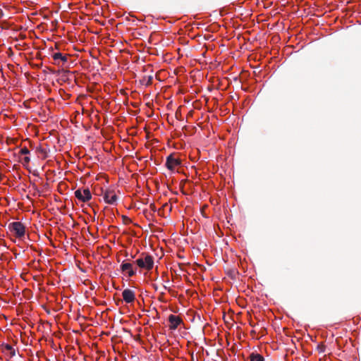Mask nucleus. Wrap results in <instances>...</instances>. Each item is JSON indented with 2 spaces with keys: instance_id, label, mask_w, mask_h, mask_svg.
<instances>
[{
  "instance_id": "obj_16",
  "label": "nucleus",
  "mask_w": 361,
  "mask_h": 361,
  "mask_svg": "<svg viewBox=\"0 0 361 361\" xmlns=\"http://www.w3.org/2000/svg\"><path fill=\"white\" fill-rule=\"evenodd\" d=\"M39 151L40 152H42V153H46V151H45L43 148H42V147H40V148L39 149Z\"/></svg>"
},
{
  "instance_id": "obj_2",
  "label": "nucleus",
  "mask_w": 361,
  "mask_h": 361,
  "mask_svg": "<svg viewBox=\"0 0 361 361\" xmlns=\"http://www.w3.org/2000/svg\"><path fill=\"white\" fill-rule=\"evenodd\" d=\"M8 228L18 238H22L25 235V226L20 221H13L10 223L8 226Z\"/></svg>"
},
{
  "instance_id": "obj_17",
  "label": "nucleus",
  "mask_w": 361,
  "mask_h": 361,
  "mask_svg": "<svg viewBox=\"0 0 361 361\" xmlns=\"http://www.w3.org/2000/svg\"><path fill=\"white\" fill-rule=\"evenodd\" d=\"M2 178V174L0 173V180Z\"/></svg>"
},
{
  "instance_id": "obj_7",
  "label": "nucleus",
  "mask_w": 361,
  "mask_h": 361,
  "mask_svg": "<svg viewBox=\"0 0 361 361\" xmlns=\"http://www.w3.org/2000/svg\"><path fill=\"white\" fill-rule=\"evenodd\" d=\"M122 297L126 303L131 304L135 300V293L133 290L126 288L123 290Z\"/></svg>"
},
{
  "instance_id": "obj_11",
  "label": "nucleus",
  "mask_w": 361,
  "mask_h": 361,
  "mask_svg": "<svg viewBox=\"0 0 361 361\" xmlns=\"http://www.w3.org/2000/svg\"><path fill=\"white\" fill-rule=\"evenodd\" d=\"M153 80V76L152 75H145L142 77V78L140 80V83L142 85L145 86H149L152 84Z\"/></svg>"
},
{
  "instance_id": "obj_14",
  "label": "nucleus",
  "mask_w": 361,
  "mask_h": 361,
  "mask_svg": "<svg viewBox=\"0 0 361 361\" xmlns=\"http://www.w3.org/2000/svg\"><path fill=\"white\" fill-rule=\"evenodd\" d=\"M22 163L24 166L25 165H27L30 161V158L28 155H25L23 158H22Z\"/></svg>"
},
{
  "instance_id": "obj_1",
  "label": "nucleus",
  "mask_w": 361,
  "mask_h": 361,
  "mask_svg": "<svg viewBox=\"0 0 361 361\" xmlns=\"http://www.w3.org/2000/svg\"><path fill=\"white\" fill-rule=\"evenodd\" d=\"M135 263L140 268L149 271L154 267V257L149 254L142 253L141 256L135 261Z\"/></svg>"
},
{
  "instance_id": "obj_4",
  "label": "nucleus",
  "mask_w": 361,
  "mask_h": 361,
  "mask_svg": "<svg viewBox=\"0 0 361 361\" xmlns=\"http://www.w3.org/2000/svg\"><path fill=\"white\" fill-rule=\"evenodd\" d=\"M181 165V160L179 158L175 157L173 154H169L166 157L165 166L172 173L175 172V168Z\"/></svg>"
},
{
  "instance_id": "obj_8",
  "label": "nucleus",
  "mask_w": 361,
  "mask_h": 361,
  "mask_svg": "<svg viewBox=\"0 0 361 361\" xmlns=\"http://www.w3.org/2000/svg\"><path fill=\"white\" fill-rule=\"evenodd\" d=\"M120 269L123 272H127L129 277H132L136 274V271L133 269V264L123 261L120 265Z\"/></svg>"
},
{
  "instance_id": "obj_3",
  "label": "nucleus",
  "mask_w": 361,
  "mask_h": 361,
  "mask_svg": "<svg viewBox=\"0 0 361 361\" xmlns=\"http://www.w3.org/2000/svg\"><path fill=\"white\" fill-rule=\"evenodd\" d=\"M74 193L75 197L82 202H88L92 199V194L89 188H78Z\"/></svg>"
},
{
  "instance_id": "obj_6",
  "label": "nucleus",
  "mask_w": 361,
  "mask_h": 361,
  "mask_svg": "<svg viewBox=\"0 0 361 361\" xmlns=\"http://www.w3.org/2000/svg\"><path fill=\"white\" fill-rule=\"evenodd\" d=\"M168 321L169 322V329L171 330H176L179 325H180L183 323L182 319L177 315L175 314H170L168 317Z\"/></svg>"
},
{
  "instance_id": "obj_9",
  "label": "nucleus",
  "mask_w": 361,
  "mask_h": 361,
  "mask_svg": "<svg viewBox=\"0 0 361 361\" xmlns=\"http://www.w3.org/2000/svg\"><path fill=\"white\" fill-rule=\"evenodd\" d=\"M52 58L55 61V63L57 65H60V63L61 62L62 64H65L68 61V56L67 55H64L61 52H54L52 54Z\"/></svg>"
},
{
  "instance_id": "obj_12",
  "label": "nucleus",
  "mask_w": 361,
  "mask_h": 361,
  "mask_svg": "<svg viewBox=\"0 0 361 361\" xmlns=\"http://www.w3.org/2000/svg\"><path fill=\"white\" fill-rule=\"evenodd\" d=\"M250 361H264V358L259 353H251L250 355Z\"/></svg>"
},
{
  "instance_id": "obj_5",
  "label": "nucleus",
  "mask_w": 361,
  "mask_h": 361,
  "mask_svg": "<svg viewBox=\"0 0 361 361\" xmlns=\"http://www.w3.org/2000/svg\"><path fill=\"white\" fill-rule=\"evenodd\" d=\"M103 199L106 204L115 205L117 203L118 197L111 190H106L103 193Z\"/></svg>"
},
{
  "instance_id": "obj_13",
  "label": "nucleus",
  "mask_w": 361,
  "mask_h": 361,
  "mask_svg": "<svg viewBox=\"0 0 361 361\" xmlns=\"http://www.w3.org/2000/svg\"><path fill=\"white\" fill-rule=\"evenodd\" d=\"M19 153L20 155H23V156L29 155L30 150L26 147H24L20 148Z\"/></svg>"
},
{
  "instance_id": "obj_15",
  "label": "nucleus",
  "mask_w": 361,
  "mask_h": 361,
  "mask_svg": "<svg viewBox=\"0 0 361 361\" xmlns=\"http://www.w3.org/2000/svg\"><path fill=\"white\" fill-rule=\"evenodd\" d=\"M317 348L320 353H323L324 352L325 346L324 345H319Z\"/></svg>"
},
{
  "instance_id": "obj_10",
  "label": "nucleus",
  "mask_w": 361,
  "mask_h": 361,
  "mask_svg": "<svg viewBox=\"0 0 361 361\" xmlns=\"http://www.w3.org/2000/svg\"><path fill=\"white\" fill-rule=\"evenodd\" d=\"M1 348H2L4 352L7 351L9 353V357L11 358L13 357L16 355V350L10 344H8V343H2L1 344Z\"/></svg>"
}]
</instances>
